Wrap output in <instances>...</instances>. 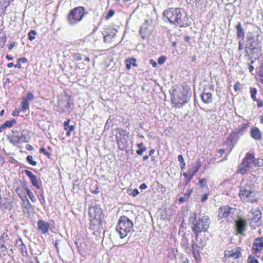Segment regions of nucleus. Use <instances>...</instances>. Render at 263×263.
I'll list each match as a JSON object with an SVG mask.
<instances>
[{
    "label": "nucleus",
    "instance_id": "obj_23",
    "mask_svg": "<svg viewBox=\"0 0 263 263\" xmlns=\"http://www.w3.org/2000/svg\"><path fill=\"white\" fill-rule=\"evenodd\" d=\"M26 136L24 134H21V136L17 135L14 136L13 140L18 143H22L26 141Z\"/></svg>",
    "mask_w": 263,
    "mask_h": 263
},
{
    "label": "nucleus",
    "instance_id": "obj_30",
    "mask_svg": "<svg viewBox=\"0 0 263 263\" xmlns=\"http://www.w3.org/2000/svg\"><path fill=\"white\" fill-rule=\"evenodd\" d=\"M82 17L77 18L76 17H67V20L70 24L74 25L82 20Z\"/></svg>",
    "mask_w": 263,
    "mask_h": 263
},
{
    "label": "nucleus",
    "instance_id": "obj_41",
    "mask_svg": "<svg viewBox=\"0 0 263 263\" xmlns=\"http://www.w3.org/2000/svg\"><path fill=\"white\" fill-rule=\"evenodd\" d=\"M263 166V159L259 158L256 159V163L254 164V166Z\"/></svg>",
    "mask_w": 263,
    "mask_h": 263
},
{
    "label": "nucleus",
    "instance_id": "obj_53",
    "mask_svg": "<svg viewBox=\"0 0 263 263\" xmlns=\"http://www.w3.org/2000/svg\"><path fill=\"white\" fill-rule=\"evenodd\" d=\"M139 192L137 189H135L133 190L132 195L133 197H136L139 194Z\"/></svg>",
    "mask_w": 263,
    "mask_h": 263
},
{
    "label": "nucleus",
    "instance_id": "obj_42",
    "mask_svg": "<svg viewBox=\"0 0 263 263\" xmlns=\"http://www.w3.org/2000/svg\"><path fill=\"white\" fill-rule=\"evenodd\" d=\"M2 209H10V204L9 203L6 202L2 203L1 202V207Z\"/></svg>",
    "mask_w": 263,
    "mask_h": 263
},
{
    "label": "nucleus",
    "instance_id": "obj_28",
    "mask_svg": "<svg viewBox=\"0 0 263 263\" xmlns=\"http://www.w3.org/2000/svg\"><path fill=\"white\" fill-rule=\"evenodd\" d=\"M29 103L25 99L22 98V101L21 102V107L23 111H26L29 109Z\"/></svg>",
    "mask_w": 263,
    "mask_h": 263
},
{
    "label": "nucleus",
    "instance_id": "obj_18",
    "mask_svg": "<svg viewBox=\"0 0 263 263\" xmlns=\"http://www.w3.org/2000/svg\"><path fill=\"white\" fill-rule=\"evenodd\" d=\"M166 18L171 23L178 25L180 27H185L187 25L186 23H182V17H166Z\"/></svg>",
    "mask_w": 263,
    "mask_h": 263
},
{
    "label": "nucleus",
    "instance_id": "obj_9",
    "mask_svg": "<svg viewBox=\"0 0 263 263\" xmlns=\"http://www.w3.org/2000/svg\"><path fill=\"white\" fill-rule=\"evenodd\" d=\"M236 227V231L237 233L243 235L245 232L246 231L247 227V223L245 219L241 218H239L236 221L235 224Z\"/></svg>",
    "mask_w": 263,
    "mask_h": 263
},
{
    "label": "nucleus",
    "instance_id": "obj_52",
    "mask_svg": "<svg viewBox=\"0 0 263 263\" xmlns=\"http://www.w3.org/2000/svg\"><path fill=\"white\" fill-rule=\"evenodd\" d=\"M256 101L257 102V106L258 108L261 107L263 106V102L262 100L257 99Z\"/></svg>",
    "mask_w": 263,
    "mask_h": 263
},
{
    "label": "nucleus",
    "instance_id": "obj_51",
    "mask_svg": "<svg viewBox=\"0 0 263 263\" xmlns=\"http://www.w3.org/2000/svg\"><path fill=\"white\" fill-rule=\"evenodd\" d=\"M18 63H26L27 62V59L26 58H21L17 60Z\"/></svg>",
    "mask_w": 263,
    "mask_h": 263
},
{
    "label": "nucleus",
    "instance_id": "obj_5",
    "mask_svg": "<svg viewBox=\"0 0 263 263\" xmlns=\"http://www.w3.org/2000/svg\"><path fill=\"white\" fill-rule=\"evenodd\" d=\"M249 187H242L240 190L239 197L244 202L254 203L257 201L256 193L248 189Z\"/></svg>",
    "mask_w": 263,
    "mask_h": 263
},
{
    "label": "nucleus",
    "instance_id": "obj_21",
    "mask_svg": "<svg viewBox=\"0 0 263 263\" xmlns=\"http://www.w3.org/2000/svg\"><path fill=\"white\" fill-rule=\"evenodd\" d=\"M136 59L135 58H129L127 59L126 62V67L127 69H130L131 68V66L132 65L134 67H137L138 65L136 63Z\"/></svg>",
    "mask_w": 263,
    "mask_h": 263
},
{
    "label": "nucleus",
    "instance_id": "obj_62",
    "mask_svg": "<svg viewBox=\"0 0 263 263\" xmlns=\"http://www.w3.org/2000/svg\"><path fill=\"white\" fill-rule=\"evenodd\" d=\"M185 162L180 163V167L182 171H183L185 168Z\"/></svg>",
    "mask_w": 263,
    "mask_h": 263
},
{
    "label": "nucleus",
    "instance_id": "obj_31",
    "mask_svg": "<svg viewBox=\"0 0 263 263\" xmlns=\"http://www.w3.org/2000/svg\"><path fill=\"white\" fill-rule=\"evenodd\" d=\"M11 0H0V7L3 8L4 10L6 9L7 7L10 5Z\"/></svg>",
    "mask_w": 263,
    "mask_h": 263
},
{
    "label": "nucleus",
    "instance_id": "obj_47",
    "mask_svg": "<svg viewBox=\"0 0 263 263\" xmlns=\"http://www.w3.org/2000/svg\"><path fill=\"white\" fill-rule=\"evenodd\" d=\"M40 153H44L45 155L49 157L50 154L49 153L47 152L45 148H41L40 149Z\"/></svg>",
    "mask_w": 263,
    "mask_h": 263
},
{
    "label": "nucleus",
    "instance_id": "obj_39",
    "mask_svg": "<svg viewBox=\"0 0 263 263\" xmlns=\"http://www.w3.org/2000/svg\"><path fill=\"white\" fill-rule=\"evenodd\" d=\"M72 57L75 61H81L82 59L81 54L79 53H74Z\"/></svg>",
    "mask_w": 263,
    "mask_h": 263
},
{
    "label": "nucleus",
    "instance_id": "obj_19",
    "mask_svg": "<svg viewBox=\"0 0 263 263\" xmlns=\"http://www.w3.org/2000/svg\"><path fill=\"white\" fill-rule=\"evenodd\" d=\"M246 55L248 54V50L250 51L256 52L259 51V49L255 46V42L254 40H251L249 44L246 46Z\"/></svg>",
    "mask_w": 263,
    "mask_h": 263
},
{
    "label": "nucleus",
    "instance_id": "obj_4",
    "mask_svg": "<svg viewBox=\"0 0 263 263\" xmlns=\"http://www.w3.org/2000/svg\"><path fill=\"white\" fill-rule=\"evenodd\" d=\"M102 213V210L99 205H96L89 207V215L91 227L101 225L103 217Z\"/></svg>",
    "mask_w": 263,
    "mask_h": 263
},
{
    "label": "nucleus",
    "instance_id": "obj_48",
    "mask_svg": "<svg viewBox=\"0 0 263 263\" xmlns=\"http://www.w3.org/2000/svg\"><path fill=\"white\" fill-rule=\"evenodd\" d=\"M192 192H193L192 189L188 190L187 192L184 194V196L186 197L187 199H188L189 196L191 195V194Z\"/></svg>",
    "mask_w": 263,
    "mask_h": 263
},
{
    "label": "nucleus",
    "instance_id": "obj_50",
    "mask_svg": "<svg viewBox=\"0 0 263 263\" xmlns=\"http://www.w3.org/2000/svg\"><path fill=\"white\" fill-rule=\"evenodd\" d=\"M199 183L201 186H204L206 185V179L204 178L200 179Z\"/></svg>",
    "mask_w": 263,
    "mask_h": 263
},
{
    "label": "nucleus",
    "instance_id": "obj_3",
    "mask_svg": "<svg viewBox=\"0 0 263 263\" xmlns=\"http://www.w3.org/2000/svg\"><path fill=\"white\" fill-rule=\"evenodd\" d=\"M133 227V222L127 217L122 216L119 219L116 231L120 238H123L132 230Z\"/></svg>",
    "mask_w": 263,
    "mask_h": 263
},
{
    "label": "nucleus",
    "instance_id": "obj_61",
    "mask_svg": "<svg viewBox=\"0 0 263 263\" xmlns=\"http://www.w3.org/2000/svg\"><path fill=\"white\" fill-rule=\"evenodd\" d=\"M139 187L140 189L144 190L147 188V185L145 183H142Z\"/></svg>",
    "mask_w": 263,
    "mask_h": 263
},
{
    "label": "nucleus",
    "instance_id": "obj_43",
    "mask_svg": "<svg viewBox=\"0 0 263 263\" xmlns=\"http://www.w3.org/2000/svg\"><path fill=\"white\" fill-rule=\"evenodd\" d=\"M196 217V215L195 213H191L189 218V222L192 223L194 222L195 220Z\"/></svg>",
    "mask_w": 263,
    "mask_h": 263
},
{
    "label": "nucleus",
    "instance_id": "obj_34",
    "mask_svg": "<svg viewBox=\"0 0 263 263\" xmlns=\"http://www.w3.org/2000/svg\"><path fill=\"white\" fill-rule=\"evenodd\" d=\"M27 162L33 166H35L37 162L33 160V157L31 155H28L26 158Z\"/></svg>",
    "mask_w": 263,
    "mask_h": 263
},
{
    "label": "nucleus",
    "instance_id": "obj_14",
    "mask_svg": "<svg viewBox=\"0 0 263 263\" xmlns=\"http://www.w3.org/2000/svg\"><path fill=\"white\" fill-rule=\"evenodd\" d=\"M232 209L231 208L228 206L220 207L218 210V219H221L228 217L230 215Z\"/></svg>",
    "mask_w": 263,
    "mask_h": 263
},
{
    "label": "nucleus",
    "instance_id": "obj_45",
    "mask_svg": "<svg viewBox=\"0 0 263 263\" xmlns=\"http://www.w3.org/2000/svg\"><path fill=\"white\" fill-rule=\"evenodd\" d=\"M146 150V148L145 147H143V148H141L139 149H138L136 151V153L139 155H141Z\"/></svg>",
    "mask_w": 263,
    "mask_h": 263
},
{
    "label": "nucleus",
    "instance_id": "obj_15",
    "mask_svg": "<svg viewBox=\"0 0 263 263\" xmlns=\"http://www.w3.org/2000/svg\"><path fill=\"white\" fill-rule=\"evenodd\" d=\"M87 13L85 12L84 7L79 6L74 8L70 11L68 16H84V15H87Z\"/></svg>",
    "mask_w": 263,
    "mask_h": 263
},
{
    "label": "nucleus",
    "instance_id": "obj_22",
    "mask_svg": "<svg viewBox=\"0 0 263 263\" xmlns=\"http://www.w3.org/2000/svg\"><path fill=\"white\" fill-rule=\"evenodd\" d=\"M16 246L21 251L22 254H27V248L23 242L22 239H20L16 242Z\"/></svg>",
    "mask_w": 263,
    "mask_h": 263
},
{
    "label": "nucleus",
    "instance_id": "obj_40",
    "mask_svg": "<svg viewBox=\"0 0 263 263\" xmlns=\"http://www.w3.org/2000/svg\"><path fill=\"white\" fill-rule=\"evenodd\" d=\"M166 59V57L163 56V55L161 56L158 59V63L159 65H162L165 62Z\"/></svg>",
    "mask_w": 263,
    "mask_h": 263
},
{
    "label": "nucleus",
    "instance_id": "obj_32",
    "mask_svg": "<svg viewBox=\"0 0 263 263\" xmlns=\"http://www.w3.org/2000/svg\"><path fill=\"white\" fill-rule=\"evenodd\" d=\"M16 121L15 119H13L10 121H6L4 124L6 128L8 127L10 128L12 127L13 125L16 124Z\"/></svg>",
    "mask_w": 263,
    "mask_h": 263
},
{
    "label": "nucleus",
    "instance_id": "obj_25",
    "mask_svg": "<svg viewBox=\"0 0 263 263\" xmlns=\"http://www.w3.org/2000/svg\"><path fill=\"white\" fill-rule=\"evenodd\" d=\"M25 190H26V193L29 196L30 200L33 202H35L36 201V199L33 194V193L31 192V191L28 188V187H25Z\"/></svg>",
    "mask_w": 263,
    "mask_h": 263
},
{
    "label": "nucleus",
    "instance_id": "obj_27",
    "mask_svg": "<svg viewBox=\"0 0 263 263\" xmlns=\"http://www.w3.org/2000/svg\"><path fill=\"white\" fill-rule=\"evenodd\" d=\"M257 89L255 87H251L250 93L251 94V98L254 101H257V99L256 97V95L257 93Z\"/></svg>",
    "mask_w": 263,
    "mask_h": 263
},
{
    "label": "nucleus",
    "instance_id": "obj_64",
    "mask_svg": "<svg viewBox=\"0 0 263 263\" xmlns=\"http://www.w3.org/2000/svg\"><path fill=\"white\" fill-rule=\"evenodd\" d=\"M248 69L249 70V71L252 72L254 70V67L251 65H250L249 64H248Z\"/></svg>",
    "mask_w": 263,
    "mask_h": 263
},
{
    "label": "nucleus",
    "instance_id": "obj_60",
    "mask_svg": "<svg viewBox=\"0 0 263 263\" xmlns=\"http://www.w3.org/2000/svg\"><path fill=\"white\" fill-rule=\"evenodd\" d=\"M41 198L40 199V201L41 202V204H43L45 202V198L43 195H41Z\"/></svg>",
    "mask_w": 263,
    "mask_h": 263
},
{
    "label": "nucleus",
    "instance_id": "obj_49",
    "mask_svg": "<svg viewBox=\"0 0 263 263\" xmlns=\"http://www.w3.org/2000/svg\"><path fill=\"white\" fill-rule=\"evenodd\" d=\"M69 122H70V119H67L66 121H65L64 122V128L65 130L68 129V128L69 126Z\"/></svg>",
    "mask_w": 263,
    "mask_h": 263
},
{
    "label": "nucleus",
    "instance_id": "obj_6",
    "mask_svg": "<svg viewBox=\"0 0 263 263\" xmlns=\"http://www.w3.org/2000/svg\"><path fill=\"white\" fill-rule=\"evenodd\" d=\"M255 163H256V159L254 155L249 153H247L239 166V172L242 174L246 173L249 168L254 166Z\"/></svg>",
    "mask_w": 263,
    "mask_h": 263
},
{
    "label": "nucleus",
    "instance_id": "obj_20",
    "mask_svg": "<svg viewBox=\"0 0 263 263\" xmlns=\"http://www.w3.org/2000/svg\"><path fill=\"white\" fill-rule=\"evenodd\" d=\"M192 253L195 260L196 261L200 260V255L199 251V246L195 243L192 245Z\"/></svg>",
    "mask_w": 263,
    "mask_h": 263
},
{
    "label": "nucleus",
    "instance_id": "obj_12",
    "mask_svg": "<svg viewBox=\"0 0 263 263\" xmlns=\"http://www.w3.org/2000/svg\"><path fill=\"white\" fill-rule=\"evenodd\" d=\"M117 30L115 28L108 29L104 33V41L105 43H110L115 37Z\"/></svg>",
    "mask_w": 263,
    "mask_h": 263
},
{
    "label": "nucleus",
    "instance_id": "obj_13",
    "mask_svg": "<svg viewBox=\"0 0 263 263\" xmlns=\"http://www.w3.org/2000/svg\"><path fill=\"white\" fill-rule=\"evenodd\" d=\"M241 249L240 247H237L230 251L225 252V256L232 259H238L241 256Z\"/></svg>",
    "mask_w": 263,
    "mask_h": 263
},
{
    "label": "nucleus",
    "instance_id": "obj_7",
    "mask_svg": "<svg viewBox=\"0 0 263 263\" xmlns=\"http://www.w3.org/2000/svg\"><path fill=\"white\" fill-rule=\"evenodd\" d=\"M151 19H146L144 23L142 25L139 30V33L141 38L143 40L147 39L152 32Z\"/></svg>",
    "mask_w": 263,
    "mask_h": 263
},
{
    "label": "nucleus",
    "instance_id": "obj_35",
    "mask_svg": "<svg viewBox=\"0 0 263 263\" xmlns=\"http://www.w3.org/2000/svg\"><path fill=\"white\" fill-rule=\"evenodd\" d=\"M23 99H25L27 101H32L34 100V95L30 92H28L27 96L26 97H23Z\"/></svg>",
    "mask_w": 263,
    "mask_h": 263
},
{
    "label": "nucleus",
    "instance_id": "obj_59",
    "mask_svg": "<svg viewBox=\"0 0 263 263\" xmlns=\"http://www.w3.org/2000/svg\"><path fill=\"white\" fill-rule=\"evenodd\" d=\"M26 149L28 151H32L33 149V147L30 144H27L26 146Z\"/></svg>",
    "mask_w": 263,
    "mask_h": 263
},
{
    "label": "nucleus",
    "instance_id": "obj_44",
    "mask_svg": "<svg viewBox=\"0 0 263 263\" xmlns=\"http://www.w3.org/2000/svg\"><path fill=\"white\" fill-rule=\"evenodd\" d=\"M24 173L30 179L31 178H32L34 176H35L31 171L27 170H25L24 171Z\"/></svg>",
    "mask_w": 263,
    "mask_h": 263
},
{
    "label": "nucleus",
    "instance_id": "obj_36",
    "mask_svg": "<svg viewBox=\"0 0 263 263\" xmlns=\"http://www.w3.org/2000/svg\"><path fill=\"white\" fill-rule=\"evenodd\" d=\"M23 205L24 208L29 210L31 207V203L28 198H25V201L23 202Z\"/></svg>",
    "mask_w": 263,
    "mask_h": 263
},
{
    "label": "nucleus",
    "instance_id": "obj_46",
    "mask_svg": "<svg viewBox=\"0 0 263 263\" xmlns=\"http://www.w3.org/2000/svg\"><path fill=\"white\" fill-rule=\"evenodd\" d=\"M259 76L263 78V63L260 64L259 67Z\"/></svg>",
    "mask_w": 263,
    "mask_h": 263
},
{
    "label": "nucleus",
    "instance_id": "obj_55",
    "mask_svg": "<svg viewBox=\"0 0 263 263\" xmlns=\"http://www.w3.org/2000/svg\"><path fill=\"white\" fill-rule=\"evenodd\" d=\"M178 160L180 163L185 162L183 156L181 155H179L178 156Z\"/></svg>",
    "mask_w": 263,
    "mask_h": 263
},
{
    "label": "nucleus",
    "instance_id": "obj_57",
    "mask_svg": "<svg viewBox=\"0 0 263 263\" xmlns=\"http://www.w3.org/2000/svg\"><path fill=\"white\" fill-rule=\"evenodd\" d=\"M15 45V42H12L8 45V48L9 50H11Z\"/></svg>",
    "mask_w": 263,
    "mask_h": 263
},
{
    "label": "nucleus",
    "instance_id": "obj_2",
    "mask_svg": "<svg viewBox=\"0 0 263 263\" xmlns=\"http://www.w3.org/2000/svg\"><path fill=\"white\" fill-rule=\"evenodd\" d=\"M171 100L178 106L186 103L191 97V92L188 86L183 87L181 89L177 88L172 90Z\"/></svg>",
    "mask_w": 263,
    "mask_h": 263
},
{
    "label": "nucleus",
    "instance_id": "obj_63",
    "mask_svg": "<svg viewBox=\"0 0 263 263\" xmlns=\"http://www.w3.org/2000/svg\"><path fill=\"white\" fill-rule=\"evenodd\" d=\"M208 198V194H205L203 196V198H202V199H201V201H202V202H204V201H205L206 200H207Z\"/></svg>",
    "mask_w": 263,
    "mask_h": 263
},
{
    "label": "nucleus",
    "instance_id": "obj_26",
    "mask_svg": "<svg viewBox=\"0 0 263 263\" xmlns=\"http://www.w3.org/2000/svg\"><path fill=\"white\" fill-rule=\"evenodd\" d=\"M30 180L31 182L32 185H33L35 187H36L37 189H39L40 188L39 181L37 179V177L35 175L32 178H31Z\"/></svg>",
    "mask_w": 263,
    "mask_h": 263
},
{
    "label": "nucleus",
    "instance_id": "obj_56",
    "mask_svg": "<svg viewBox=\"0 0 263 263\" xmlns=\"http://www.w3.org/2000/svg\"><path fill=\"white\" fill-rule=\"evenodd\" d=\"M115 14V12L113 10H110L106 16H112Z\"/></svg>",
    "mask_w": 263,
    "mask_h": 263
},
{
    "label": "nucleus",
    "instance_id": "obj_29",
    "mask_svg": "<svg viewBox=\"0 0 263 263\" xmlns=\"http://www.w3.org/2000/svg\"><path fill=\"white\" fill-rule=\"evenodd\" d=\"M183 175L186 178L185 185H187L190 181L193 179V176L190 174V172H188L187 173H184Z\"/></svg>",
    "mask_w": 263,
    "mask_h": 263
},
{
    "label": "nucleus",
    "instance_id": "obj_16",
    "mask_svg": "<svg viewBox=\"0 0 263 263\" xmlns=\"http://www.w3.org/2000/svg\"><path fill=\"white\" fill-rule=\"evenodd\" d=\"M251 137L256 140H260L262 139V135L260 130L256 127L251 128Z\"/></svg>",
    "mask_w": 263,
    "mask_h": 263
},
{
    "label": "nucleus",
    "instance_id": "obj_37",
    "mask_svg": "<svg viewBox=\"0 0 263 263\" xmlns=\"http://www.w3.org/2000/svg\"><path fill=\"white\" fill-rule=\"evenodd\" d=\"M36 34V32L35 31L33 30H31L29 33H28V39L30 41H33L35 39V36Z\"/></svg>",
    "mask_w": 263,
    "mask_h": 263
},
{
    "label": "nucleus",
    "instance_id": "obj_1",
    "mask_svg": "<svg viewBox=\"0 0 263 263\" xmlns=\"http://www.w3.org/2000/svg\"><path fill=\"white\" fill-rule=\"evenodd\" d=\"M210 224V220L208 216H203L199 218L198 221L192 227V230L195 235V239L197 241L199 242V244L201 247L205 246L206 240L208 239L204 238V240L199 239V234L202 232H205L209 229Z\"/></svg>",
    "mask_w": 263,
    "mask_h": 263
},
{
    "label": "nucleus",
    "instance_id": "obj_8",
    "mask_svg": "<svg viewBox=\"0 0 263 263\" xmlns=\"http://www.w3.org/2000/svg\"><path fill=\"white\" fill-rule=\"evenodd\" d=\"M184 13V10L180 8H171L168 10H166L163 12V16L171 15V16H182Z\"/></svg>",
    "mask_w": 263,
    "mask_h": 263
},
{
    "label": "nucleus",
    "instance_id": "obj_54",
    "mask_svg": "<svg viewBox=\"0 0 263 263\" xmlns=\"http://www.w3.org/2000/svg\"><path fill=\"white\" fill-rule=\"evenodd\" d=\"M149 63L153 66V67H156L157 65V63L153 59L149 60Z\"/></svg>",
    "mask_w": 263,
    "mask_h": 263
},
{
    "label": "nucleus",
    "instance_id": "obj_24",
    "mask_svg": "<svg viewBox=\"0 0 263 263\" xmlns=\"http://www.w3.org/2000/svg\"><path fill=\"white\" fill-rule=\"evenodd\" d=\"M236 29H237V36L238 38H242L243 39L244 37V31H243L241 25L240 23H238L237 25H236Z\"/></svg>",
    "mask_w": 263,
    "mask_h": 263
},
{
    "label": "nucleus",
    "instance_id": "obj_17",
    "mask_svg": "<svg viewBox=\"0 0 263 263\" xmlns=\"http://www.w3.org/2000/svg\"><path fill=\"white\" fill-rule=\"evenodd\" d=\"M201 98L202 101L206 104L210 103L212 102V95L211 92H205V90H204L203 93L201 95Z\"/></svg>",
    "mask_w": 263,
    "mask_h": 263
},
{
    "label": "nucleus",
    "instance_id": "obj_38",
    "mask_svg": "<svg viewBox=\"0 0 263 263\" xmlns=\"http://www.w3.org/2000/svg\"><path fill=\"white\" fill-rule=\"evenodd\" d=\"M247 262L248 263H259L258 260L252 255H249Z\"/></svg>",
    "mask_w": 263,
    "mask_h": 263
},
{
    "label": "nucleus",
    "instance_id": "obj_58",
    "mask_svg": "<svg viewBox=\"0 0 263 263\" xmlns=\"http://www.w3.org/2000/svg\"><path fill=\"white\" fill-rule=\"evenodd\" d=\"M187 199L186 198V197H181L179 198V201L180 202V203H182V202H184V201H185Z\"/></svg>",
    "mask_w": 263,
    "mask_h": 263
},
{
    "label": "nucleus",
    "instance_id": "obj_11",
    "mask_svg": "<svg viewBox=\"0 0 263 263\" xmlns=\"http://www.w3.org/2000/svg\"><path fill=\"white\" fill-rule=\"evenodd\" d=\"M263 249V238L258 237L255 239L252 245L253 252L256 254L261 251Z\"/></svg>",
    "mask_w": 263,
    "mask_h": 263
},
{
    "label": "nucleus",
    "instance_id": "obj_10",
    "mask_svg": "<svg viewBox=\"0 0 263 263\" xmlns=\"http://www.w3.org/2000/svg\"><path fill=\"white\" fill-rule=\"evenodd\" d=\"M38 230L43 234L48 233L50 228L49 223L43 220H39L37 222Z\"/></svg>",
    "mask_w": 263,
    "mask_h": 263
},
{
    "label": "nucleus",
    "instance_id": "obj_33",
    "mask_svg": "<svg viewBox=\"0 0 263 263\" xmlns=\"http://www.w3.org/2000/svg\"><path fill=\"white\" fill-rule=\"evenodd\" d=\"M200 166V164H198L194 167L189 169L188 172H190V174L194 176V175L198 171Z\"/></svg>",
    "mask_w": 263,
    "mask_h": 263
}]
</instances>
